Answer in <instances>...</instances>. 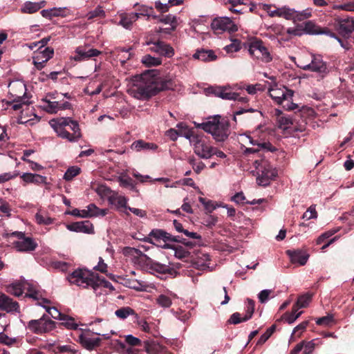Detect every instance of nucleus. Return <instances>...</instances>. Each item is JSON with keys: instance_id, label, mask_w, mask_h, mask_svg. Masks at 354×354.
Segmentation results:
<instances>
[{"instance_id": "052dcab7", "label": "nucleus", "mask_w": 354, "mask_h": 354, "mask_svg": "<svg viewBox=\"0 0 354 354\" xmlns=\"http://www.w3.org/2000/svg\"><path fill=\"white\" fill-rule=\"evenodd\" d=\"M174 250V256L178 259H184L189 255V252L182 246L172 248Z\"/></svg>"}, {"instance_id": "58836bf2", "label": "nucleus", "mask_w": 354, "mask_h": 354, "mask_svg": "<svg viewBox=\"0 0 354 354\" xmlns=\"http://www.w3.org/2000/svg\"><path fill=\"white\" fill-rule=\"evenodd\" d=\"M39 10L36 2L26 1L20 8L23 14H33Z\"/></svg>"}, {"instance_id": "680f3d73", "label": "nucleus", "mask_w": 354, "mask_h": 354, "mask_svg": "<svg viewBox=\"0 0 354 354\" xmlns=\"http://www.w3.org/2000/svg\"><path fill=\"white\" fill-rule=\"evenodd\" d=\"M224 49L227 53L238 52L241 49V43L239 40H234L230 45L226 46Z\"/></svg>"}, {"instance_id": "c9c22d12", "label": "nucleus", "mask_w": 354, "mask_h": 354, "mask_svg": "<svg viewBox=\"0 0 354 354\" xmlns=\"http://www.w3.org/2000/svg\"><path fill=\"white\" fill-rule=\"evenodd\" d=\"M304 30L309 34L312 35H320V34H326L328 35L330 31L327 29H321L319 27L315 26V24L308 21L305 23Z\"/></svg>"}, {"instance_id": "4be33fe9", "label": "nucleus", "mask_w": 354, "mask_h": 354, "mask_svg": "<svg viewBox=\"0 0 354 354\" xmlns=\"http://www.w3.org/2000/svg\"><path fill=\"white\" fill-rule=\"evenodd\" d=\"M67 229L75 232L93 233V226L89 221L75 222L67 225Z\"/></svg>"}, {"instance_id": "e2e57ef3", "label": "nucleus", "mask_w": 354, "mask_h": 354, "mask_svg": "<svg viewBox=\"0 0 354 354\" xmlns=\"http://www.w3.org/2000/svg\"><path fill=\"white\" fill-rule=\"evenodd\" d=\"M250 142L253 145H257L261 149H266L268 151H272L274 150L272 146L269 142H259L257 140H253L249 137Z\"/></svg>"}, {"instance_id": "49530a36", "label": "nucleus", "mask_w": 354, "mask_h": 354, "mask_svg": "<svg viewBox=\"0 0 354 354\" xmlns=\"http://www.w3.org/2000/svg\"><path fill=\"white\" fill-rule=\"evenodd\" d=\"M313 295L310 293H306L299 297L296 304H295L299 308H306L308 306L311 301Z\"/></svg>"}, {"instance_id": "5701e85b", "label": "nucleus", "mask_w": 354, "mask_h": 354, "mask_svg": "<svg viewBox=\"0 0 354 354\" xmlns=\"http://www.w3.org/2000/svg\"><path fill=\"white\" fill-rule=\"evenodd\" d=\"M287 254L292 263H298L300 266L305 265L309 258L308 254L300 250H288Z\"/></svg>"}, {"instance_id": "de8ad7c7", "label": "nucleus", "mask_w": 354, "mask_h": 354, "mask_svg": "<svg viewBox=\"0 0 354 354\" xmlns=\"http://www.w3.org/2000/svg\"><path fill=\"white\" fill-rule=\"evenodd\" d=\"M125 343L129 347H131L133 349H138L136 346L142 345V341L139 338L133 336L132 335H127L124 336Z\"/></svg>"}, {"instance_id": "c756f323", "label": "nucleus", "mask_w": 354, "mask_h": 354, "mask_svg": "<svg viewBox=\"0 0 354 354\" xmlns=\"http://www.w3.org/2000/svg\"><path fill=\"white\" fill-rule=\"evenodd\" d=\"M66 8H53L50 9L42 10L41 11V15L43 17L48 19H51L53 17H66V14H64V10Z\"/></svg>"}, {"instance_id": "aec40b11", "label": "nucleus", "mask_w": 354, "mask_h": 354, "mask_svg": "<svg viewBox=\"0 0 354 354\" xmlns=\"http://www.w3.org/2000/svg\"><path fill=\"white\" fill-rule=\"evenodd\" d=\"M122 253L136 265H140L147 257L146 254L140 250L131 247L124 248Z\"/></svg>"}, {"instance_id": "2eb2a0df", "label": "nucleus", "mask_w": 354, "mask_h": 354, "mask_svg": "<svg viewBox=\"0 0 354 354\" xmlns=\"http://www.w3.org/2000/svg\"><path fill=\"white\" fill-rule=\"evenodd\" d=\"M254 312V301L251 299H247V305L245 314L243 317L239 313H233L229 320L228 323L231 324H238L239 323L249 320Z\"/></svg>"}, {"instance_id": "c03bdc74", "label": "nucleus", "mask_w": 354, "mask_h": 354, "mask_svg": "<svg viewBox=\"0 0 354 354\" xmlns=\"http://www.w3.org/2000/svg\"><path fill=\"white\" fill-rule=\"evenodd\" d=\"M159 21L165 24H169L171 28L170 30H175L177 27V19L174 15L171 14L165 15L159 19Z\"/></svg>"}, {"instance_id": "7c9ffc66", "label": "nucleus", "mask_w": 354, "mask_h": 354, "mask_svg": "<svg viewBox=\"0 0 354 354\" xmlns=\"http://www.w3.org/2000/svg\"><path fill=\"white\" fill-rule=\"evenodd\" d=\"M194 59H200L203 62H211L216 59V55L212 50H197L194 55Z\"/></svg>"}, {"instance_id": "412c9836", "label": "nucleus", "mask_w": 354, "mask_h": 354, "mask_svg": "<svg viewBox=\"0 0 354 354\" xmlns=\"http://www.w3.org/2000/svg\"><path fill=\"white\" fill-rule=\"evenodd\" d=\"M19 305L6 294L0 292V310L7 313L18 312Z\"/></svg>"}, {"instance_id": "a18cd8bd", "label": "nucleus", "mask_w": 354, "mask_h": 354, "mask_svg": "<svg viewBox=\"0 0 354 354\" xmlns=\"http://www.w3.org/2000/svg\"><path fill=\"white\" fill-rule=\"evenodd\" d=\"M138 11V12L133 13L137 14L138 18L140 17V16L152 17L153 19L158 18L156 15H153V9L152 7H148L145 5H141L139 6Z\"/></svg>"}, {"instance_id": "dca6fc26", "label": "nucleus", "mask_w": 354, "mask_h": 354, "mask_svg": "<svg viewBox=\"0 0 354 354\" xmlns=\"http://www.w3.org/2000/svg\"><path fill=\"white\" fill-rule=\"evenodd\" d=\"M75 55L73 59L76 62H81L90 58L97 57L102 52L95 48H89L88 45L78 46L75 49Z\"/></svg>"}, {"instance_id": "a211bd4d", "label": "nucleus", "mask_w": 354, "mask_h": 354, "mask_svg": "<svg viewBox=\"0 0 354 354\" xmlns=\"http://www.w3.org/2000/svg\"><path fill=\"white\" fill-rule=\"evenodd\" d=\"M149 50L161 56L171 57L174 55V49L169 44L157 39V42L149 48Z\"/></svg>"}, {"instance_id": "bb28decb", "label": "nucleus", "mask_w": 354, "mask_h": 354, "mask_svg": "<svg viewBox=\"0 0 354 354\" xmlns=\"http://www.w3.org/2000/svg\"><path fill=\"white\" fill-rule=\"evenodd\" d=\"M144 348L147 354H165V348L155 342L146 341Z\"/></svg>"}, {"instance_id": "f3484780", "label": "nucleus", "mask_w": 354, "mask_h": 354, "mask_svg": "<svg viewBox=\"0 0 354 354\" xmlns=\"http://www.w3.org/2000/svg\"><path fill=\"white\" fill-rule=\"evenodd\" d=\"M8 89L13 100L16 102H19L26 93V84L19 80L11 82L8 85Z\"/></svg>"}, {"instance_id": "ddd939ff", "label": "nucleus", "mask_w": 354, "mask_h": 354, "mask_svg": "<svg viewBox=\"0 0 354 354\" xmlns=\"http://www.w3.org/2000/svg\"><path fill=\"white\" fill-rule=\"evenodd\" d=\"M194 153L201 158L209 159L212 158L213 147L201 136L192 146Z\"/></svg>"}, {"instance_id": "473e14b6", "label": "nucleus", "mask_w": 354, "mask_h": 354, "mask_svg": "<svg viewBox=\"0 0 354 354\" xmlns=\"http://www.w3.org/2000/svg\"><path fill=\"white\" fill-rule=\"evenodd\" d=\"M21 178L28 183L44 184L46 183V177L36 174L24 173Z\"/></svg>"}, {"instance_id": "6e6d98bb", "label": "nucleus", "mask_w": 354, "mask_h": 354, "mask_svg": "<svg viewBox=\"0 0 354 354\" xmlns=\"http://www.w3.org/2000/svg\"><path fill=\"white\" fill-rule=\"evenodd\" d=\"M86 16L88 19H92L95 17L104 18L105 17V12L102 6H98L95 10L90 11Z\"/></svg>"}, {"instance_id": "79ce46f5", "label": "nucleus", "mask_w": 354, "mask_h": 354, "mask_svg": "<svg viewBox=\"0 0 354 354\" xmlns=\"http://www.w3.org/2000/svg\"><path fill=\"white\" fill-rule=\"evenodd\" d=\"M141 62L147 66H156L161 64V59L152 57L150 55H146L142 57Z\"/></svg>"}, {"instance_id": "20e7f679", "label": "nucleus", "mask_w": 354, "mask_h": 354, "mask_svg": "<svg viewBox=\"0 0 354 354\" xmlns=\"http://www.w3.org/2000/svg\"><path fill=\"white\" fill-rule=\"evenodd\" d=\"M254 166L257 170V181L259 185L267 186L277 175V171L271 164L264 158L254 160Z\"/></svg>"}, {"instance_id": "3c124183", "label": "nucleus", "mask_w": 354, "mask_h": 354, "mask_svg": "<svg viewBox=\"0 0 354 354\" xmlns=\"http://www.w3.org/2000/svg\"><path fill=\"white\" fill-rule=\"evenodd\" d=\"M188 162L192 165L194 171L196 174H200L205 167V164L202 161H197L194 157H189Z\"/></svg>"}, {"instance_id": "a878e982", "label": "nucleus", "mask_w": 354, "mask_h": 354, "mask_svg": "<svg viewBox=\"0 0 354 354\" xmlns=\"http://www.w3.org/2000/svg\"><path fill=\"white\" fill-rule=\"evenodd\" d=\"M177 127L180 129V136H184L185 138L189 140L192 146H193L195 142H196L201 137L200 136L194 133L193 131L188 129L187 127L183 123L178 124Z\"/></svg>"}, {"instance_id": "0eeeda50", "label": "nucleus", "mask_w": 354, "mask_h": 354, "mask_svg": "<svg viewBox=\"0 0 354 354\" xmlns=\"http://www.w3.org/2000/svg\"><path fill=\"white\" fill-rule=\"evenodd\" d=\"M304 71H309L316 73L319 77L324 79L331 71V68L329 67L326 62H324L321 55H312L310 63L304 64L300 66Z\"/></svg>"}, {"instance_id": "c85d7f7f", "label": "nucleus", "mask_w": 354, "mask_h": 354, "mask_svg": "<svg viewBox=\"0 0 354 354\" xmlns=\"http://www.w3.org/2000/svg\"><path fill=\"white\" fill-rule=\"evenodd\" d=\"M138 16L133 12L122 13L120 15V21L119 24L126 29H131L133 24L137 21Z\"/></svg>"}, {"instance_id": "864d4df0", "label": "nucleus", "mask_w": 354, "mask_h": 354, "mask_svg": "<svg viewBox=\"0 0 354 354\" xmlns=\"http://www.w3.org/2000/svg\"><path fill=\"white\" fill-rule=\"evenodd\" d=\"M156 303L160 307L169 308L171 306L172 301L169 297L162 294L156 298Z\"/></svg>"}, {"instance_id": "ea45409f", "label": "nucleus", "mask_w": 354, "mask_h": 354, "mask_svg": "<svg viewBox=\"0 0 354 354\" xmlns=\"http://www.w3.org/2000/svg\"><path fill=\"white\" fill-rule=\"evenodd\" d=\"M117 344L122 350V354H144L143 351L140 349H133L131 347H129L125 342L118 340Z\"/></svg>"}, {"instance_id": "774afa93", "label": "nucleus", "mask_w": 354, "mask_h": 354, "mask_svg": "<svg viewBox=\"0 0 354 354\" xmlns=\"http://www.w3.org/2000/svg\"><path fill=\"white\" fill-rule=\"evenodd\" d=\"M272 292V290L268 289L261 290L258 295L259 301L262 304L266 303L268 300L269 296Z\"/></svg>"}, {"instance_id": "4c0bfd02", "label": "nucleus", "mask_w": 354, "mask_h": 354, "mask_svg": "<svg viewBox=\"0 0 354 354\" xmlns=\"http://www.w3.org/2000/svg\"><path fill=\"white\" fill-rule=\"evenodd\" d=\"M53 55L54 49L50 47H46L44 50L37 52L34 57H35V59L43 60L44 62H47L53 57Z\"/></svg>"}, {"instance_id": "b1692460", "label": "nucleus", "mask_w": 354, "mask_h": 354, "mask_svg": "<svg viewBox=\"0 0 354 354\" xmlns=\"http://www.w3.org/2000/svg\"><path fill=\"white\" fill-rule=\"evenodd\" d=\"M79 339L82 346L89 351L93 350L95 348L99 346L101 342L100 338L90 337L84 333L79 335Z\"/></svg>"}, {"instance_id": "f704fd0d", "label": "nucleus", "mask_w": 354, "mask_h": 354, "mask_svg": "<svg viewBox=\"0 0 354 354\" xmlns=\"http://www.w3.org/2000/svg\"><path fill=\"white\" fill-rule=\"evenodd\" d=\"M109 201L111 205H115L118 209L122 208L128 209L127 206L128 199L124 196L114 194L109 197Z\"/></svg>"}, {"instance_id": "423d86ee", "label": "nucleus", "mask_w": 354, "mask_h": 354, "mask_svg": "<svg viewBox=\"0 0 354 354\" xmlns=\"http://www.w3.org/2000/svg\"><path fill=\"white\" fill-rule=\"evenodd\" d=\"M269 95L277 104H281L287 111L299 109V105L292 102L293 91L286 87L272 88L269 89Z\"/></svg>"}, {"instance_id": "2f4dec72", "label": "nucleus", "mask_w": 354, "mask_h": 354, "mask_svg": "<svg viewBox=\"0 0 354 354\" xmlns=\"http://www.w3.org/2000/svg\"><path fill=\"white\" fill-rule=\"evenodd\" d=\"M50 303V300L47 299H41V301L37 302V304L45 308L53 319L60 320L64 315L62 314L55 307H50L47 306V304H49Z\"/></svg>"}, {"instance_id": "603ef678", "label": "nucleus", "mask_w": 354, "mask_h": 354, "mask_svg": "<svg viewBox=\"0 0 354 354\" xmlns=\"http://www.w3.org/2000/svg\"><path fill=\"white\" fill-rule=\"evenodd\" d=\"M60 320L62 321V324L68 329L76 330L78 328V325L75 322L74 319L71 317L64 315Z\"/></svg>"}, {"instance_id": "72a5a7b5", "label": "nucleus", "mask_w": 354, "mask_h": 354, "mask_svg": "<svg viewBox=\"0 0 354 354\" xmlns=\"http://www.w3.org/2000/svg\"><path fill=\"white\" fill-rule=\"evenodd\" d=\"M24 290V281L14 282L6 287V291L15 295V297H19L22 295Z\"/></svg>"}, {"instance_id": "9d476101", "label": "nucleus", "mask_w": 354, "mask_h": 354, "mask_svg": "<svg viewBox=\"0 0 354 354\" xmlns=\"http://www.w3.org/2000/svg\"><path fill=\"white\" fill-rule=\"evenodd\" d=\"M55 327V322L43 315L40 319L30 320L28 328L35 333L40 334L48 333Z\"/></svg>"}, {"instance_id": "1a4fd4ad", "label": "nucleus", "mask_w": 354, "mask_h": 354, "mask_svg": "<svg viewBox=\"0 0 354 354\" xmlns=\"http://www.w3.org/2000/svg\"><path fill=\"white\" fill-rule=\"evenodd\" d=\"M10 236H16L18 240L14 241L12 245L18 252H30L34 251L37 247L36 241L28 236H26L22 232L15 231L12 232Z\"/></svg>"}, {"instance_id": "0e129e2a", "label": "nucleus", "mask_w": 354, "mask_h": 354, "mask_svg": "<svg viewBox=\"0 0 354 354\" xmlns=\"http://www.w3.org/2000/svg\"><path fill=\"white\" fill-rule=\"evenodd\" d=\"M272 6L270 5V4H264L263 6V10L268 12V14L270 17H279L281 8H277L274 10H272Z\"/></svg>"}, {"instance_id": "6ab92c4d", "label": "nucleus", "mask_w": 354, "mask_h": 354, "mask_svg": "<svg viewBox=\"0 0 354 354\" xmlns=\"http://www.w3.org/2000/svg\"><path fill=\"white\" fill-rule=\"evenodd\" d=\"M338 31L345 37H349L354 32V19L353 18L339 19Z\"/></svg>"}, {"instance_id": "f8f14e48", "label": "nucleus", "mask_w": 354, "mask_h": 354, "mask_svg": "<svg viewBox=\"0 0 354 354\" xmlns=\"http://www.w3.org/2000/svg\"><path fill=\"white\" fill-rule=\"evenodd\" d=\"M211 27L217 34H221L225 31L235 32L238 30L237 26L229 17H216L213 19Z\"/></svg>"}, {"instance_id": "69168bd1", "label": "nucleus", "mask_w": 354, "mask_h": 354, "mask_svg": "<svg viewBox=\"0 0 354 354\" xmlns=\"http://www.w3.org/2000/svg\"><path fill=\"white\" fill-rule=\"evenodd\" d=\"M143 283L144 281L140 279H131L129 282H127V286L130 288L138 290L143 286Z\"/></svg>"}, {"instance_id": "cd10ccee", "label": "nucleus", "mask_w": 354, "mask_h": 354, "mask_svg": "<svg viewBox=\"0 0 354 354\" xmlns=\"http://www.w3.org/2000/svg\"><path fill=\"white\" fill-rule=\"evenodd\" d=\"M24 290H27L28 293L26 294V297H28L30 298H32L35 300H37L38 302L41 301V295L40 292L37 290L36 285L34 283L24 280Z\"/></svg>"}, {"instance_id": "f03ea898", "label": "nucleus", "mask_w": 354, "mask_h": 354, "mask_svg": "<svg viewBox=\"0 0 354 354\" xmlns=\"http://www.w3.org/2000/svg\"><path fill=\"white\" fill-rule=\"evenodd\" d=\"M49 124L57 136L70 142H76L81 137L80 129L77 122L71 118H59L52 119Z\"/></svg>"}, {"instance_id": "bf43d9fd", "label": "nucleus", "mask_w": 354, "mask_h": 354, "mask_svg": "<svg viewBox=\"0 0 354 354\" xmlns=\"http://www.w3.org/2000/svg\"><path fill=\"white\" fill-rule=\"evenodd\" d=\"M317 217V213L316 212L315 205H310L302 216V218L306 220L316 218Z\"/></svg>"}, {"instance_id": "13d9d810", "label": "nucleus", "mask_w": 354, "mask_h": 354, "mask_svg": "<svg viewBox=\"0 0 354 354\" xmlns=\"http://www.w3.org/2000/svg\"><path fill=\"white\" fill-rule=\"evenodd\" d=\"M118 181L120 183V185L124 187H127L131 189H133L135 188V185L133 183L132 179L127 176H120L118 178Z\"/></svg>"}, {"instance_id": "9b49d317", "label": "nucleus", "mask_w": 354, "mask_h": 354, "mask_svg": "<svg viewBox=\"0 0 354 354\" xmlns=\"http://www.w3.org/2000/svg\"><path fill=\"white\" fill-rule=\"evenodd\" d=\"M206 92L223 100L246 101L245 97H241L237 93L232 92L228 86H210L206 89Z\"/></svg>"}, {"instance_id": "37998d69", "label": "nucleus", "mask_w": 354, "mask_h": 354, "mask_svg": "<svg viewBox=\"0 0 354 354\" xmlns=\"http://www.w3.org/2000/svg\"><path fill=\"white\" fill-rule=\"evenodd\" d=\"M35 219L38 224L48 225L53 223V219L45 212H38L35 214Z\"/></svg>"}, {"instance_id": "5fc2aeb1", "label": "nucleus", "mask_w": 354, "mask_h": 354, "mask_svg": "<svg viewBox=\"0 0 354 354\" xmlns=\"http://www.w3.org/2000/svg\"><path fill=\"white\" fill-rule=\"evenodd\" d=\"M80 168L77 166L69 167L64 174V178L67 180H71L74 177L80 173Z\"/></svg>"}, {"instance_id": "a19ab883", "label": "nucleus", "mask_w": 354, "mask_h": 354, "mask_svg": "<svg viewBox=\"0 0 354 354\" xmlns=\"http://www.w3.org/2000/svg\"><path fill=\"white\" fill-rule=\"evenodd\" d=\"M86 209L82 210L81 217L87 218L100 215L99 208L95 204H90Z\"/></svg>"}, {"instance_id": "4468645a", "label": "nucleus", "mask_w": 354, "mask_h": 354, "mask_svg": "<svg viewBox=\"0 0 354 354\" xmlns=\"http://www.w3.org/2000/svg\"><path fill=\"white\" fill-rule=\"evenodd\" d=\"M40 106L48 113H56L59 111L70 109L71 104L68 102H59L44 98L41 100Z\"/></svg>"}, {"instance_id": "09e8293b", "label": "nucleus", "mask_w": 354, "mask_h": 354, "mask_svg": "<svg viewBox=\"0 0 354 354\" xmlns=\"http://www.w3.org/2000/svg\"><path fill=\"white\" fill-rule=\"evenodd\" d=\"M311 9L307 8L302 11L295 10L294 22L301 21L309 18L311 16Z\"/></svg>"}, {"instance_id": "7ed1b4c3", "label": "nucleus", "mask_w": 354, "mask_h": 354, "mask_svg": "<svg viewBox=\"0 0 354 354\" xmlns=\"http://www.w3.org/2000/svg\"><path fill=\"white\" fill-rule=\"evenodd\" d=\"M197 128L210 133L216 142L225 141L230 135V123L228 120L222 118L220 115H215L205 122L197 124Z\"/></svg>"}, {"instance_id": "f257e3e1", "label": "nucleus", "mask_w": 354, "mask_h": 354, "mask_svg": "<svg viewBox=\"0 0 354 354\" xmlns=\"http://www.w3.org/2000/svg\"><path fill=\"white\" fill-rule=\"evenodd\" d=\"M173 86L171 79L161 77L156 71L149 70L136 77L130 92L137 99L146 100L160 91L173 89Z\"/></svg>"}, {"instance_id": "39448f33", "label": "nucleus", "mask_w": 354, "mask_h": 354, "mask_svg": "<svg viewBox=\"0 0 354 354\" xmlns=\"http://www.w3.org/2000/svg\"><path fill=\"white\" fill-rule=\"evenodd\" d=\"M67 279L70 283L82 288L91 286L96 290L99 286L96 275L87 270H76L68 276Z\"/></svg>"}, {"instance_id": "4d7b16f0", "label": "nucleus", "mask_w": 354, "mask_h": 354, "mask_svg": "<svg viewBox=\"0 0 354 354\" xmlns=\"http://www.w3.org/2000/svg\"><path fill=\"white\" fill-rule=\"evenodd\" d=\"M295 10L286 7L281 8L279 17H283L287 20H292L294 21Z\"/></svg>"}, {"instance_id": "8fccbe9b", "label": "nucleus", "mask_w": 354, "mask_h": 354, "mask_svg": "<svg viewBox=\"0 0 354 354\" xmlns=\"http://www.w3.org/2000/svg\"><path fill=\"white\" fill-rule=\"evenodd\" d=\"M135 311L130 307H122L115 312V315L120 319H126L129 315H133Z\"/></svg>"}, {"instance_id": "6e6552de", "label": "nucleus", "mask_w": 354, "mask_h": 354, "mask_svg": "<svg viewBox=\"0 0 354 354\" xmlns=\"http://www.w3.org/2000/svg\"><path fill=\"white\" fill-rule=\"evenodd\" d=\"M248 51L252 57L263 62L269 63L272 60V56L261 40L254 39L250 41Z\"/></svg>"}, {"instance_id": "393cba45", "label": "nucleus", "mask_w": 354, "mask_h": 354, "mask_svg": "<svg viewBox=\"0 0 354 354\" xmlns=\"http://www.w3.org/2000/svg\"><path fill=\"white\" fill-rule=\"evenodd\" d=\"M131 149L135 150L136 151H155L157 149L158 146L155 143L153 142H147L142 140H138L134 141L131 146Z\"/></svg>"}, {"instance_id": "338daca9", "label": "nucleus", "mask_w": 354, "mask_h": 354, "mask_svg": "<svg viewBox=\"0 0 354 354\" xmlns=\"http://www.w3.org/2000/svg\"><path fill=\"white\" fill-rule=\"evenodd\" d=\"M279 127L283 129H287L292 124L291 120L284 116H280L278 119Z\"/></svg>"}, {"instance_id": "e433bc0d", "label": "nucleus", "mask_w": 354, "mask_h": 354, "mask_svg": "<svg viewBox=\"0 0 354 354\" xmlns=\"http://www.w3.org/2000/svg\"><path fill=\"white\" fill-rule=\"evenodd\" d=\"M299 308L294 305L292 306V312L291 313H286L281 317L282 319H283L286 322L288 323L289 324H292L295 322L302 314V311L297 312Z\"/></svg>"}]
</instances>
